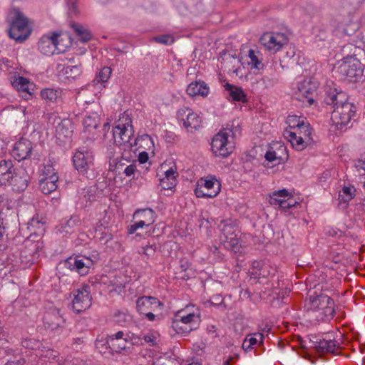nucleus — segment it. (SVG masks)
I'll return each instance as SVG.
<instances>
[{"label": "nucleus", "instance_id": "obj_1", "mask_svg": "<svg viewBox=\"0 0 365 365\" xmlns=\"http://www.w3.org/2000/svg\"><path fill=\"white\" fill-rule=\"evenodd\" d=\"M131 123L132 120L128 115L123 116L118 120L116 125L112 128L110 133L108 132L109 124H104L103 130L106 132L104 134V138L109 139L110 141L113 140V143L119 147L123 146L125 151L127 148L131 149L135 145H139V147L146 149L143 144L148 146V150L153 148L154 144L149 135L145 134L137 138H132L133 128Z\"/></svg>", "mask_w": 365, "mask_h": 365}, {"label": "nucleus", "instance_id": "obj_2", "mask_svg": "<svg viewBox=\"0 0 365 365\" xmlns=\"http://www.w3.org/2000/svg\"><path fill=\"white\" fill-rule=\"evenodd\" d=\"M324 103L334 108L331 119L336 125H347L355 114V106L347 101L346 94L336 89L329 91L324 99Z\"/></svg>", "mask_w": 365, "mask_h": 365}, {"label": "nucleus", "instance_id": "obj_3", "mask_svg": "<svg viewBox=\"0 0 365 365\" xmlns=\"http://www.w3.org/2000/svg\"><path fill=\"white\" fill-rule=\"evenodd\" d=\"M305 306L309 310L319 312L317 317H321L324 322L330 321L335 314L334 300L323 294L310 295Z\"/></svg>", "mask_w": 365, "mask_h": 365}, {"label": "nucleus", "instance_id": "obj_4", "mask_svg": "<svg viewBox=\"0 0 365 365\" xmlns=\"http://www.w3.org/2000/svg\"><path fill=\"white\" fill-rule=\"evenodd\" d=\"M239 223L237 220L230 222V229L235 228L232 232H230V255L235 259L237 267L242 266L240 263L244 262L247 253L246 242L243 240L242 234L238 227Z\"/></svg>", "mask_w": 365, "mask_h": 365}, {"label": "nucleus", "instance_id": "obj_5", "mask_svg": "<svg viewBox=\"0 0 365 365\" xmlns=\"http://www.w3.org/2000/svg\"><path fill=\"white\" fill-rule=\"evenodd\" d=\"M14 16L9 29V36L16 42L21 43L29 38L31 29L29 26L28 19L19 9H13Z\"/></svg>", "mask_w": 365, "mask_h": 365}, {"label": "nucleus", "instance_id": "obj_6", "mask_svg": "<svg viewBox=\"0 0 365 365\" xmlns=\"http://www.w3.org/2000/svg\"><path fill=\"white\" fill-rule=\"evenodd\" d=\"M62 34L58 32H53L51 34L43 36L38 43L39 51L46 56L65 52L68 46L64 43Z\"/></svg>", "mask_w": 365, "mask_h": 365}, {"label": "nucleus", "instance_id": "obj_7", "mask_svg": "<svg viewBox=\"0 0 365 365\" xmlns=\"http://www.w3.org/2000/svg\"><path fill=\"white\" fill-rule=\"evenodd\" d=\"M339 73L350 82H357L363 76L364 68L361 63L354 56L343 58L338 68Z\"/></svg>", "mask_w": 365, "mask_h": 365}, {"label": "nucleus", "instance_id": "obj_8", "mask_svg": "<svg viewBox=\"0 0 365 365\" xmlns=\"http://www.w3.org/2000/svg\"><path fill=\"white\" fill-rule=\"evenodd\" d=\"M73 295L72 309L76 313H81L91 306L92 297L89 285L84 284L74 290Z\"/></svg>", "mask_w": 365, "mask_h": 365}, {"label": "nucleus", "instance_id": "obj_9", "mask_svg": "<svg viewBox=\"0 0 365 365\" xmlns=\"http://www.w3.org/2000/svg\"><path fill=\"white\" fill-rule=\"evenodd\" d=\"M287 43L288 38L287 35L280 32H267L259 38V43L265 49L274 53L279 51Z\"/></svg>", "mask_w": 365, "mask_h": 365}, {"label": "nucleus", "instance_id": "obj_10", "mask_svg": "<svg viewBox=\"0 0 365 365\" xmlns=\"http://www.w3.org/2000/svg\"><path fill=\"white\" fill-rule=\"evenodd\" d=\"M178 119L182 122L187 131L192 133L202 126V117L187 107L180 108L177 112Z\"/></svg>", "mask_w": 365, "mask_h": 365}, {"label": "nucleus", "instance_id": "obj_11", "mask_svg": "<svg viewBox=\"0 0 365 365\" xmlns=\"http://www.w3.org/2000/svg\"><path fill=\"white\" fill-rule=\"evenodd\" d=\"M62 264L64 267L83 276L88 273L90 268L93 265V261L86 256L77 255L67 258Z\"/></svg>", "mask_w": 365, "mask_h": 365}, {"label": "nucleus", "instance_id": "obj_12", "mask_svg": "<svg viewBox=\"0 0 365 365\" xmlns=\"http://www.w3.org/2000/svg\"><path fill=\"white\" fill-rule=\"evenodd\" d=\"M93 153L88 149H85V148L78 150L73 157L75 168L81 173L86 172L89 166L93 164Z\"/></svg>", "mask_w": 365, "mask_h": 365}, {"label": "nucleus", "instance_id": "obj_13", "mask_svg": "<svg viewBox=\"0 0 365 365\" xmlns=\"http://www.w3.org/2000/svg\"><path fill=\"white\" fill-rule=\"evenodd\" d=\"M30 177L24 168H19L15 171L13 177L9 180L6 184L11 186L12 190L17 192L24 191L29 184Z\"/></svg>", "mask_w": 365, "mask_h": 365}, {"label": "nucleus", "instance_id": "obj_14", "mask_svg": "<svg viewBox=\"0 0 365 365\" xmlns=\"http://www.w3.org/2000/svg\"><path fill=\"white\" fill-rule=\"evenodd\" d=\"M227 133L223 130L220 131L212 138L211 143L212 151L215 156L227 158L228 156Z\"/></svg>", "mask_w": 365, "mask_h": 365}, {"label": "nucleus", "instance_id": "obj_15", "mask_svg": "<svg viewBox=\"0 0 365 365\" xmlns=\"http://www.w3.org/2000/svg\"><path fill=\"white\" fill-rule=\"evenodd\" d=\"M32 143L26 138H20L11 150L12 156L18 161L29 158L32 153Z\"/></svg>", "mask_w": 365, "mask_h": 365}, {"label": "nucleus", "instance_id": "obj_16", "mask_svg": "<svg viewBox=\"0 0 365 365\" xmlns=\"http://www.w3.org/2000/svg\"><path fill=\"white\" fill-rule=\"evenodd\" d=\"M43 321L45 328L52 331L61 329L65 324L64 319L60 314L59 310L56 309H52L46 312Z\"/></svg>", "mask_w": 365, "mask_h": 365}, {"label": "nucleus", "instance_id": "obj_17", "mask_svg": "<svg viewBox=\"0 0 365 365\" xmlns=\"http://www.w3.org/2000/svg\"><path fill=\"white\" fill-rule=\"evenodd\" d=\"M288 195L289 192L285 189L274 191L272 195H270L269 202L272 205H278L284 210L289 209L294 206L297 202L292 197L285 199Z\"/></svg>", "mask_w": 365, "mask_h": 365}, {"label": "nucleus", "instance_id": "obj_18", "mask_svg": "<svg viewBox=\"0 0 365 365\" xmlns=\"http://www.w3.org/2000/svg\"><path fill=\"white\" fill-rule=\"evenodd\" d=\"M314 347L319 354L331 353L336 354V350L339 348V344L332 339L330 336H326L323 339L313 341Z\"/></svg>", "mask_w": 365, "mask_h": 365}, {"label": "nucleus", "instance_id": "obj_19", "mask_svg": "<svg viewBox=\"0 0 365 365\" xmlns=\"http://www.w3.org/2000/svg\"><path fill=\"white\" fill-rule=\"evenodd\" d=\"M317 88L316 83H313L311 81H304L298 87V97L305 98L309 104L312 105L314 103V96Z\"/></svg>", "mask_w": 365, "mask_h": 365}, {"label": "nucleus", "instance_id": "obj_20", "mask_svg": "<svg viewBox=\"0 0 365 365\" xmlns=\"http://www.w3.org/2000/svg\"><path fill=\"white\" fill-rule=\"evenodd\" d=\"M160 305L159 300L153 297H141L136 301V308L140 314L154 311V308Z\"/></svg>", "mask_w": 365, "mask_h": 365}, {"label": "nucleus", "instance_id": "obj_21", "mask_svg": "<svg viewBox=\"0 0 365 365\" xmlns=\"http://www.w3.org/2000/svg\"><path fill=\"white\" fill-rule=\"evenodd\" d=\"M17 168H14L11 160H0V184L6 185L9 180L15 174Z\"/></svg>", "mask_w": 365, "mask_h": 365}, {"label": "nucleus", "instance_id": "obj_22", "mask_svg": "<svg viewBox=\"0 0 365 365\" xmlns=\"http://www.w3.org/2000/svg\"><path fill=\"white\" fill-rule=\"evenodd\" d=\"M288 130H294L302 132L304 129V135H311V128L309 123H305L304 120L297 115H289L287 118Z\"/></svg>", "mask_w": 365, "mask_h": 365}, {"label": "nucleus", "instance_id": "obj_23", "mask_svg": "<svg viewBox=\"0 0 365 365\" xmlns=\"http://www.w3.org/2000/svg\"><path fill=\"white\" fill-rule=\"evenodd\" d=\"M284 136L292 143L293 148L297 150H303L307 145L303 136L299 135L297 130H291L286 128L284 131Z\"/></svg>", "mask_w": 365, "mask_h": 365}, {"label": "nucleus", "instance_id": "obj_24", "mask_svg": "<svg viewBox=\"0 0 365 365\" xmlns=\"http://www.w3.org/2000/svg\"><path fill=\"white\" fill-rule=\"evenodd\" d=\"M175 316L180 318V321L184 322L185 325L187 324L189 325V327H192V331L197 329L200 322L199 314L188 312L187 309L178 311L175 314Z\"/></svg>", "mask_w": 365, "mask_h": 365}, {"label": "nucleus", "instance_id": "obj_25", "mask_svg": "<svg viewBox=\"0 0 365 365\" xmlns=\"http://www.w3.org/2000/svg\"><path fill=\"white\" fill-rule=\"evenodd\" d=\"M81 225V219L78 216H71L70 219L63 222L57 227L61 234H71L78 229Z\"/></svg>", "mask_w": 365, "mask_h": 365}, {"label": "nucleus", "instance_id": "obj_26", "mask_svg": "<svg viewBox=\"0 0 365 365\" xmlns=\"http://www.w3.org/2000/svg\"><path fill=\"white\" fill-rule=\"evenodd\" d=\"M264 335L262 333H254L249 334L243 341L242 349L248 351L263 344Z\"/></svg>", "mask_w": 365, "mask_h": 365}, {"label": "nucleus", "instance_id": "obj_27", "mask_svg": "<svg viewBox=\"0 0 365 365\" xmlns=\"http://www.w3.org/2000/svg\"><path fill=\"white\" fill-rule=\"evenodd\" d=\"M46 222L43 217L36 215L33 217L31 220L27 223V228L31 234L36 235H41L46 230Z\"/></svg>", "mask_w": 365, "mask_h": 365}, {"label": "nucleus", "instance_id": "obj_28", "mask_svg": "<svg viewBox=\"0 0 365 365\" xmlns=\"http://www.w3.org/2000/svg\"><path fill=\"white\" fill-rule=\"evenodd\" d=\"M186 91L190 96H201L205 97L208 95L209 88L204 81H195L188 85Z\"/></svg>", "mask_w": 365, "mask_h": 365}, {"label": "nucleus", "instance_id": "obj_29", "mask_svg": "<svg viewBox=\"0 0 365 365\" xmlns=\"http://www.w3.org/2000/svg\"><path fill=\"white\" fill-rule=\"evenodd\" d=\"M29 81L23 76L14 78L12 81V86L19 91L24 93V98L28 100L31 97V93L29 91Z\"/></svg>", "mask_w": 365, "mask_h": 365}, {"label": "nucleus", "instance_id": "obj_30", "mask_svg": "<svg viewBox=\"0 0 365 365\" xmlns=\"http://www.w3.org/2000/svg\"><path fill=\"white\" fill-rule=\"evenodd\" d=\"M133 217L143 220L150 226L155 222V213L151 208H146L136 210Z\"/></svg>", "mask_w": 365, "mask_h": 365}, {"label": "nucleus", "instance_id": "obj_31", "mask_svg": "<svg viewBox=\"0 0 365 365\" xmlns=\"http://www.w3.org/2000/svg\"><path fill=\"white\" fill-rule=\"evenodd\" d=\"M61 89L44 88L41 90L40 95L42 99L51 104L58 102L61 96Z\"/></svg>", "mask_w": 365, "mask_h": 365}, {"label": "nucleus", "instance_id": "obj_32", "mask_svg": "<svg viewBox=\"0 0 365 365\" xmlns=\"http://www.w3.org/2000/svg\"><path fill=\"white\" fill-rule=\"evenodd\" d=\"M71 28L73 29L79 40L82 42H87L91 38V34L89 30L83 25L71 23Z\"/></svg>", "mask_w": 365, "mask_h": 365}, {"label": "nucleus", "instance_id": "obj_33", "mask_svg": "<svg viewBox=\"0 0 365 365\" xmlns=\"http://www.w3.org/2000/svg\"><path fill=\"white\" fill-rule=\"evenodd\" d=\"M58 180L46 179V178H40L39 188L45 195H48L55 191L57 188Z\"/></svg>", "mask_w": 365, "mask_h": 365}, {"label": "nucleus", "instance_id": "obj_34", "mask_svg": "<svg viewBox=\"0 0 365 365\" xmlns=\"http://www.w3.org/2000/svg\"><path fill=\"white\" fill-rule=\"evenodd\" d=\"M230 97L234 101L245 103L247 101V95L241 87L230 84Z\"/></svg>", "mask_w": 365, "mask_h": 365}, {"label": "nucleus", "instance_id": "obj_35", "mask_svg": "<svg viewBox=\"0 0 365 365\" xmlns=\"http://www.w3.org/2000/svg\"><path fill=\"white\" fill-rule=\"evenodd\" d=\"M100 122V115L97 111L92 113L90 115H86L84 118L83 124L84 128L86 130L96 129Z\"/></svg>", "mask_w": 365, "mask_h": 365}, {"label": "nucleus", "instance_id": "obj_36", "mask_svg": "<svg viewBox=\"0 0 365 365\" xmlns=\"http://www.w3.org/2000/svg\"><path fill=\"white\" fill-rule=\"evenodd\" d=\"M41 172V178H46V179L48 180H58L57 171L54 168L53 163L50 160L47 163L44 164Z\"/></svg>", "mask_w": 365, "mask_h": 365}, {"label": "nucleus", "instance_id": "obj_37", "mask_svg": "<svg viewBox=\"0 0 365 365\" xmlns=\"http://www.w3.org/2000/svg\"><path fill=\"white\" fill-rule=\"evenodd\" d=\"M171 327L176 334H186L192 331V327H189L180 321V318L175 315L174 319L172 321Z\"/></svg>", "mask_w": 365, "mask_h": 365}, {"label": "nucleus", "instance_id": "obj_38", "mask_svg": "<svg viewBox=\"0 0 365 365\" xmlns=\"http://www.w3.org/2000/svg\"><path fill=\"white\" fill-rule=\"evenodd\" d=\"M56 132V138L58 140L66 141L71 137L73 131L68 128V125L66 124L65 121H62L57 125Z\"/></svg>", "mask_w": 365, "mask_h": 365}, {"label": "nucleus", "instance_id": "obj_39", "mask_svg": "<svg viewBox=\"0 0 365 365\" xmlns=\"http://www.w3.org/2000/svg\"><path fill=\"white\" fill-rule=\"evenodd\" d=\"M106 344L113 351L119 353L125 349L127 344V337L117 340L108 339Z\"/></svg>", "mask_w": 365, "mask_h": 365}, {"label": "nucleus", "instance_id": "obj_40", "mask_svg": "<svg viewBox=\"0 0 365 365\" xmlns=\"http://www.w3.org/2000/svg\"><path fill=\"white\" fill-rule=\"evenodd\" d=\"M355 191L356 190L354 187L344 186L339 194V201L347 204L355 196Z\"/></svg>", "mask_w": 365, "mask_h": 365}, {"label": "nucleus", "instance_id": "obj_41", "mask_svg": "<svg viewBox=\"0 0 365 365\" xmlns=\"http://www.w3.org/2000/svg\"><path fill=\"white\" fill-rule=\"evenodd\" d=\"M231 129H230V132L232 133L231 137L232 138V141H230V145L231 143L237 144L238 140L240 138L242 135V130L240 127V123L237 120H233L231 125Z\"/></svg>", "mask_w": 365, "mask_h": 365}, {"label": "nucleus", "instance_id": "obj_42", "mask_svg": "<svg viewBox=\"0 0 365 365\" xmlns=\"http://www.w3.org/2000/svg\"><path fill=\"white\" fill-rule=\"evenodd\" d=\"M81 73L80 66H67L64 68V74L67 78L74 79Z\"/></svg>", "mask_w": 365, "mask_h": 365}, {"label": "nucleus", "instance_id": "obj_43", "mask_svg": "<svg viewBox=\"0 0 365 365\" xmlns=\"http://www.w3.org/2000/svg\"><path fill=\"white\" fill-rule=\"evenodd\" d=\"M248 56L250 58L249 64L252 66V68H255L257 70H261L263 68L264 64L262 63L261 60L259 58L254 50L250 49L248 52Z\"/></svg>", "mask_w": 365, "mask_h": 365}, {"label": "nucleus", "instance_id": "obj_44", "mask_svg": "<svg viewBox=\"0 0 365 365\" xmlns=\"http://www.w3.org/2000/svg\"><path fill=\"white\" fill-rule=\"evenodd\" d=\"M115 322L120 326H125L132 321V316L127 312H118L114 315Z\"/></svg>", "mask_w": 365, "mask_h": 365}, {"label": "nucleus", "instance_id": "obj_45", "mask_svg": "<svg viewBox=\"0 0 365 365\" xmlns=\"http://www.w3.org/2000/svg\"><path fill=\"white\" fill-rule=\"evenodd\" d=\"M111 163L115 164L114 171L120 173L121 171L124 169L123 167H126L128 163H130V160L127 158H125L123 156H121L120 158L117 157L112 159L110 164Z\"/></svg>", "mask_w": 365, "mask_h": 365}, {"label": "nucleus", "instance_id": "obj_46", "mask_svg": "<svg viewBox=\"0 0 365 365\" xmlns=\"http://www.w3.org/2000/svg\"><path fill=\"white\" fill-rule=\"evenodd\" d=\"M111 74V68L108 66H105L101 69L96 77V81L98 83H105L109 79Z\"/></svg>", "mask_w": 365, "mask_h": 365}, {"label": "nucleus", "instance_id": "obj_47", "mask_svg": "<svg viewBox=\"0 0 365 365\" xmlns=\"http://www.w3.org/2000/svg\"><path fill=\"white\" fill-rule=\"evenodd\" d=\"M230 56H231L232 58V61L230 60V63H233L232 71L233 73H235L236 75L237 76L238 73L240 71L241 65L240 60L239 59L237 54V51L235 50L234 51H232L230 50Z\"/></svg>", "mask_w": 365, "mask_h": 365}, {"label": "nucleus", "instance_id": "obj_48", "mask_svg": "<svg viewBox=\"0 0 365 365\" xmlns=\"http://www.w3.org/2000/svg\"><path fill=\"white\" fill-rule=\"evenodd\" d=\"M195 193L197 197H213L217 195L218 191L217 190H214L212 192H205V189L202 185H198L195 190Z\"/></svg>", "mask_w": 365, "mask_h": 365}, {"label": "nucleus", "instance_id": "obj_49", "mask_svg": "<svg viewBox=\"0 0 365 365\" xmlns=\"http://www.w3.org/2000/svg\"><path fill=\"white\" fill-rule=\"evenodd\" d=\"M288 158L287 154H286L284 158H282L280 156L277 155L276 151L274 150H268L265 154V158L269 162L277 161L276 164H280L284 162V160H287Z\"/></svg>", "mask_w": 365, "mask_h": 365}, {"label": "nucleus", "instance_id": "obj_50", "mask_svg": "<svg viewBox=\"0 0 365 365\" xmlns=\"http://www.w3.org/2000/svg\"><path fill=\"white\" fill-rule=\"evenodd\" d=\"M202 186L207 190V192H212L214 190H217L219 192L220 190V184L217 180H205Z\"/></svg>", "mask_w": 365, "mask_h": 365}, {"label": "nucleus", "instance_id": "obj_51", "mask_svg": "<svg viewBox=\"0 0 365 365\" xmlns=\"http://www.w3.org/2000/svg\"><path fill=\"white\" fill-rule=\"evenodd\" d=\"M153 40L159 43L165 45H170L173 43L174 39L172 36L169 34H163L153 38Z\"/></svg>", "mask_w": 365, "mask_h": 365}, {"label": "nucleus", "instance_id": "obj_52", "mask_svg": "<svg viewBox=\"0 0 365 365\" xmlns=\"http://www.w3.org/2000/svg\"><path fill=\"white\" fill-rule=\"evenodd\" d=\"M177 184V180H167L165 178L160 179V185L165 190H173Z\"/></svg>", "mask_w": 365, "mask_h": 365}, {"label": "nucleus", "instance_id": "obj_53", "mask_svg": "<svg viewBox=\"0 0 365 365\" xmlns=\"http://www.w3.org/2000/svg\"><path fill=\"white\" fill-rule=\"evenodd\" d=\"M354 167L359 175L365 174V158L354 160Z\"/></svg>", "mask_w": 365, "mask_h": 365}, {"label": "nucleus", "instance_id": "obj_54", "mask_svg": "<svg viewBox=\"0 0 365 365\" xmlns=\"http://www.w3.org/2000/svg\"><path fill=\"white\" fill-rule=\"evenodd\" d=\"M68 5V14L69 16L73 17L76 16L78 12V6L74 1L67 2Z\"/></svg>", "mask_w": 365, "mask_h": 365}, {"label": "nucleus", "instance_id": "obj_55", "mask_svg": "<svg viewBox=\"0 0 365 365\" xmlns=\"http://www.w3.org/2000/svg\"><path fill=\"white\" fill-rule=\"evenodd\" d=\"M178 173L176 172V169L173 168H170L168 170L164 172V177L167 180H177L176 178L178 176Z\"/></svg>", "mask_w": 365, "mask_h": 365}, {"label": "nucleus", "instance_id": "obj_56", "mask_svg": "<svg viewBox=\"0 0 365 365\" xmlns=\"http://www.w3.org/2000/svg\"><path fill=\"white\" fill-rule=\"evenodd\" d=\"M136 171V165L133 163H130L129 165H126V167H125L124 169L123 170V173L127 177H131L134 175Z\"/></svg>", "mask_w": 365, "mask_h": 365}, {"label": "nucleus", "instance_id": "obj_57", "mask_svg": "<svg viewBox=\"0 0 365 365\" xmlns=\"http://www.w3.org/2000/svg\"><path fill=\"white\" fill-rule=\"evenodd\" d=\"M225 71L226 70H222V66H221L220 71L218 72V78L220 81L223 83V87L225 88V91H228V81H227L226 79Z\"/></svg>", "mask_w": 365, "mask_h": 365}, {"label": "nucleus", "instance_id": "obj_58", "mask_svg": "<svg viewBox=\"0 0 365 365\" xmlns=\"http://www.w3.org/2000/svg\"><path fill=\"white\" fill-rule=\"evenodd\" d=\"M143 253L147 257H150L155 255V245H147L145 247H143Z\"/></svg>", "mask_w": 365, "mask_h": 365}, {"label": "nucleus", "instance_id": "obj_59", "mask_svg": "<svg viewBox=\"0 0 365 365\" xmlns=\"http://www.w3.org/2000/svg\"><path fill=\"white\" fill-rule=\"evenodd\" d=\"M251 274L255 277V278H260V277H266L268 275V271H267V268L262 267L259 269V272H252Z\"/></svg>", "mask_w": 365, "mask_h": 365}, {"label": "nucleus", "instance_id": "obj_60", "mask_svg": "<svg viewBox=\"0 0 365 365\" xmlns=\"http://www.w3.org/2000/svg\"><path fill=\"white\" fill-rule=\"evenodd\" d=\"M128 336V334L124 333L123 331H119L114 334L108 335V339H113V340L121 339Z\"/></svg>", "mask_w": 365, "mask_h": 365}, {"label": "nucleus", "instance_id": "obj_61", "mask_svg": "<svg viewBox=\"0 0 365 365\" xmlns=\"http://www.w3.org/2000/svg\"><path fill=\"white\" fill-rule=\"evenodd\" d=\"M211 303L215 305H220L223 302V299L220 294H216L210 298Z\"/></svg>", "mask_w": 365, "mask_h": 365}, {"label": "nucleus", "instance_id": "obj_62", "mask_svg": "<svg viewBox=\"0 0 365 365\" xmlns=\"http://www.w3.org/2000/svg\"><path fill=\"white\" fill-rule=\"evenodd\" d=\"M25 363V359L24 358L20 357L18 359L8 361L6 365H24Z\"/></svg>", "mask_w": 365, "mask_h": 365}, {"label": "nucleus", "instance_id": "obj_63", "mask_svg": "<svg viewBox=\"0 0 365 365\" xmlns=\"http://www.w3.org/2000/svg\"><path fill=\"white\" fill-rule=\"evenodd\" d=\"M148 160V155L146 152L143 151L140 153L138 156V161L140 164L145 163Z\"/></svg>", "mask_w": 365, "mask_h": 365}, {"label": "nucleus", "instance_id": "obj_64", "mask_svg": "<svg viewBox=\"0 0 365 365\" xmlns=\"http://www.w3.org/2000/svg\"><path fill=\"white\" fill-rule=\"evenodd\" d=\"M190 263L187 259H182L180 260V267L182 270H186L189 267Z\"/></svg>", "mask_w": 365, "mask_h": 365}]
</instances>
